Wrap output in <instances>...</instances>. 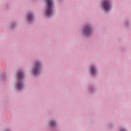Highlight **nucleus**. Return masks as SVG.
<instances>
[{"label": "nucleus", "mask_w": 131, "mask_h": 131, "mask_svg": "<svg viewBox=\"0 0 131 131\" xmlns=\"http://www.w3.org/2000/svg\"><path fill=\"white\" fill-rule=\"evenodd\" d=\"M103 8L105 11L108 12L110 10V3L108 1H105L103 3Z\"/></svg>", "instance_id": "obj_2"}, {"label": "nucleus", "mask_w": 131, "mask_h": 131, "mask_svg": "<svg viewBox=\"0 0 131 131\" xmlns=\"http://www.w3.org/2000/svg\"><path fill=\"white\" fill-rule=\"evenodd\" d=\"M23 88V84H22V83L21 82H18L17 83L18 90H21Z\"/></svg>", "instance_id": "obj_6"}, {"label": "nucleus", "mask_w": 131, "mask_h": 131, "mask_svg": "<svg viewBox=\"0 0 131 131\" xmlns=\"http://www.w3.org/2000/svg\"><path fill=\"white\" fill-rule=\"evenodd\" d=\"M24 77V74L22 72H19L17 74L18 79H22Z\"/></svg>", "instance_id": "obj_5"}, {"label": "nucleus", "mask_w": 131, "mask_h": 131, "mask_svg": "<svg viewBox=\"0 0 131 131\" xmlns=\"http://www.w3.org/2000/svg\"><path fill=\"white\" fill-rule=\"evenodd\" d=\"M121 131H125V130H124V129H121Z\"/></svg>", "instance_id": "obj_10"}, {"label": "nucleus", "mask_w": 131, "mask_h": 131, "mask_svg": "<svg viewBox=\"0 0 131 131\" xmlns=\"http://www.w3.org/2000/svg\"><path fill=\"white\" fill-rule=\"evenodd\" d=\"M55 124H56V123H55L54 121L50 122V125H51V126H54Z\"/></svg>", "instance_id": "obj_9"}, {"label": "nucleus", "mask_w": 131, "mask_h": 131, "mask_svg": "<svg viewBox=\"0 0 131 131\" xmlns=\"http://www.w3.org/2000/svg\"><path fill=\"white\" fill-rule=\"evenodd\" d=\"M39 67H40V63L39 62H36L34 69V74L35 75H36L39 72Z\"/></svg>", "instance_id": "obj_3"}, {"label": "nucleus", "mask_w": 131, "mask_h": 131, "mask_svg": "<svg viewBox=\"0 0 131 131\" xmlns=\"http://www.w3.org/2000/svg\"><path fill=\"white\" fill-rule=\"evenodd\" d=\"M32 18H33L32 15L30 14L28 16V20H29V21H31V20H32Z\"/></svg>", "instance_id": "obj_8"}, {"label": "nucleus", "mask_w": 131, "mask_h": 131, "mask_svg": "<svg viewBox=\"0 0 131 131\" xmlns=\"http://www.w3.org/2000/svg\"><path fill=\"white\" fill-rule=\"evenodd\" d=\"M47 7L46 9V16H50L52 14H53V10L52 8H53V0H47Z\"/></svg>", "instance_id": "obj_1"}, {"label": "nucleus", "mask_w": 131, "mask_h": 131, "mask_svg": "<svg viewBox=\"0 0 131 131\" xmlns=\"http://www.w3.org/2000/svg\"><path fill=\"white\" fill-rule=\"evenodd\" d=\"M91 28L89 27H85V29L84 30V32L85 34H86V35H89V34L91 33Z\"/></svg>", "instance_id": "obj_4"}, {"label": "nucleus", "mask_w": 131, "mask_h": 131, "mask_svg": "<svg viewBox=\"0 0 131 131\" xmlns=\"http://www.w3.org/2000/svg\"><path fill=\"white\" fill-rule=\"evenodd\" d=\"M91 72L92 74L94 75L96 73V68H95V67H91Z\"/></svg>", "instance_id": "obj_7"}]
</instances>
